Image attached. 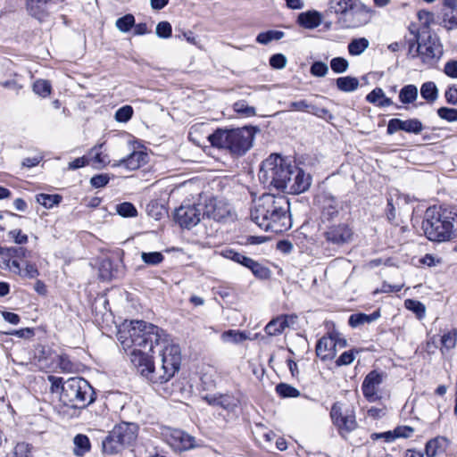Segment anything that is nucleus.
I'll return each mask as SVG.
<instances>
[{
	"mask_svg": "<svg viewBox=\"0 0 457 457\" xmlns=\"http://www.w3.org/2000/svg\"><path fill=\"white\" fill-rule=\"evenodd\" d=\"M118 340L142 376L154 384L168 382L179 371L180 349L155 325L131 320L118 332Z\"/></svg>",
	"mask_w": 457,
	"mask_h": 457,
	"instance_id": "1",
	"label": "nucleus"
},
{
	"mask_svg": "<svg viewBox=\"0 0 457 457\" xmlns=\"http://www.w3.org/2000/svg\"><path fill=\"white\" fill-rule=\"evenodd\" d=\"M51 383L50 392L58 393L62 403L58 409V414L63 419L78 418L80 411L87 408L95 401V392L90 384L79 377L62 378L48 376Z\"/></svg>",
	"mask_w": 457,
	"mask_h": 457,
	"instance_id": "2",
	"label": "nucleus"
},
{
	"mask_svg": "<svg viewBox=\"0 0 457 457\" xmlns=\"http://www.w3.org/2000/svg\"><path fill=\"white\" fill-rule=\"evenodd\" d=\"M251 219L265 231L282 233L292 227L289 202L281 195L263 194L254 200Z\"/></svg>",
	"mask_w": 457,
	"mask_h": 457,
	"instance_id": "3",
	"label": "nucleus"
},
{
	"mask_svg": "<svg viewBox=\"0 0 457 457\" xmlns=\"http://www.w3.org/2000/svg\"><path fill=\"white\" fill-rule=\"evenodd\" d=\"M411 38L406 40L408 55L414 59L419 57L422 63L433 66L443 55L444 50L440 39L430 31H420L417 24L409 26Z\"/></svg>",
	"mask_w": 457,
	"mask_h": 457,
	"instance_id": "4",
	"label": "nucleus"
},
{
	"mask_svg": "<svg viewBox=\"0 0 457 457\" xmlns=\"http://www.w3.org/2000/svg\"><path fill=\"white\" fill-rule=\"evenodd\" d=\"M295 164L278 154H271L262 162L259 179L266 186L287 191Z\"/></svg>",
	"mask_w": 457,
	"mask_h": 457,
	"instance_id": "5",
	"label": "nucleus"
},
{
	"mask_svg": "<svg viewBox=\"0 0 457 457\" xmlns=\"http://www.w3.org/2000/svg\"><path fill=\"white\" fill-rule=\"evenodd\" d=\"M454 219L436 207H429L425 212L424 231L431 241H449L456 236Z\"/></svg>",
	"mask_w": 457,
	"mask_h": 457,
	"instance_id": "6",
	"label": "nucleus"
},
{
	"mask_svg": "<svg viewBox=\"0 0 457 457\" xmlns=\"http://www.w3.org/2000/svg\"><path fill=\"white\" fill-rule=\"evenodd\" d=\"M139 427L134 422L122 421L116 424L102 441V452L116 455L137 442Z\"/></svg>",
	"mask_w": 457,
	"mask_h": 457,
	"instance_id": "7",
	"label": "nucleus"
},
{
	"mask_svg": "<svg viewBox=\"0 0 457 457\" xmlns=\"http://www.w3.org/2000/svg\"><path fill=\"white\" fill-rule=\"evenodd\" d=\"M322 236L328 245L340 248L353 241L354 232L353 228L345 222L331 223L326 226Z\"/></svg>",
	"mask_w": 457,
	"mask_h": 457,
	"instance_id": "8",
	"label": "nucleus"
},
{
	"mask_svg": "<svg viewBox=\"0 0 457 457\" xmlns=\"http://www.w3.org/2000/svg\"><path fill=\"white\" fill-rule=\"evenodd\" d=\"M330 417L333 424L337 427L338 433L343 437H345L357 428V421L353 409L343 408V405L340 403L333 404L330 411Z\"/></svg>",
	"mask_w": 457,
	"mask_h": 457,
	"instance_id": "9",
	"label": "nucleus"
},
{
	"mask_svg": "<svg viewBox=\"0 0 457 457\" xmlns=\"http://www.w3.org/2000/svg\"><path fill=\"white\" fill-rule=\"evenodd\" d=\"M372 15V11L364 4L355 0L347 12L338 17V22L344 28H358L367 24Z\"/></svg>",
	"mask_w": 457,
	"mask_h": 457,
	"instance_id": "10",
	"label": "nucleus"
},
{
	"mask_svg": "<svg viewBox=\"0 0 457 457\" xmlns=\"http://www.w3.org/2000/svg\"><path fill=\"white\" fill-rule=\"evenodd\" d=\"M206 216L218 222H227L235 218V212L229 203L222 198L211 197L205 201L203 217Z\"/></svg>",
	"mask_w": 457,
	"mask_h": 457,
	"instance_id": "11",
	"label": "nucleus"
},
{
	"mask_svg": "<svg viewBox=\"0 0 457 457\" xmlns=\"http://www.w3.org/2000/svg\"><path fill=\"white\" fill-rule=\"evenodd\" d=\"M161 435L174 451H187L200 446L194 436L180 429L164 428Z\"/></svg>",
	"mask_w": 457,
	"mask_h": 457,
	"instance_id": "12",
	"label": "nucleus"
},
{
	"mask_svg": "<svg viewBox=\"0 0 457 457\" xmlns=\"http://www.w3.org/2000/svg\"><path fill=\"white\" fill-rule=\"evenodd\" d=\"M27 253V249L22 246L0 247V268L21 274L20 261L26 258Z\"/></svg>",
	"mask_w": 457,
	"mask_h": 457,
	"instance_id": "13",
	"label": "nucleus"
},
{
	"mask_svg": "<svg viewBox=\"0 0 457 457\" xmlns=\"http://www.w3.org/2000/svg\"><path fill=\"white\" fill-rule=\"evenodd\" d=\"M386 375L384 372L371 370L363 379L361 391L364 398L370 403H375L382 399L379 387L384 381Z\"/></svg>",
	"mask_w": 457,
	"mask_h": 457,
	"instance_id": "14",
	"label": "nucleus"
},
{
	"mask_svg": "<svg viewBox=\"0 0 457 457\" xmlns=\"http://www.w3.org/2000/svg\"><path fill=\"white\" fill-rule=\"evenodd\" d=\"M322 223L330 222L343 210L341 203L330 193L323 192L317 196Z\"/></svg>",
	"mask_w": 457,
	"mask_h": 457,
	"instance_id": "15",
	"label": "nucleus"
},
{
	"mask_svg": "<svg viewBox=\"0 0 457 457\" xmlns=\"http://www.w3.org/2000/svg\"><path fill=\"white\" fill-rule=\"evenodd\" d=\"M253 136L251 128L233 129L229 152L236 155L245 154L253 145Z\"/></svg>",
	"mask_w": 457,
	"mask_h": 457,
	"instance_id": "16",
	"label": "nucleus"
},
{
	"mask_svg": "<svg viewBox=\"0 0 457 457\" xmlns=\"http://www.w3.org/2000/svg\"><path fill=\"white\" fill-rule=\"evenodd\" d=\"M202 212L200 205H181L176 210L174 219L181 228L190 229L200 222Z\"/></svg>",
	"mask_w": 457,
	"mask_h": 457,
	"instance_id": "17",
	"label": "nucleus"
},
{
	"mask_svg": "<svg viewBox=\"0 0 457 457\" xmlns=\"http://www.w3.org/2000/svg\"><path fill=\"white\" fill-rule=\"evenodd\" d=\"M399 130L418 135L423 130V124L416 118L408 120L391 119L387 123L386 133L393 135Z\"/></svg>",
	"mask_w": 457,
	"mask_h": 457,
	"instance_id": "18",
	"label": "nucleus"
},
{
	"mask_svg": "<svg viewBox=\"0 0 457 457\" xmlns=\"http://www.w3.org/2000/svg\"><path fill=\"white\" fill-rule=\"evenodd\" d=\"M310 185V175L306 174L302 169L295 165L292 177L289 179L286 192L288 194H300L306 191Z\"/></svg>",
	"mask_w": 457,
	"mask_h": 457,
	"instance_id": "19",
	"label": "nucleus"
},
{
	"mask_svg": "<svg viewBox=\"0 0 457 457\" xmlns=\"http://www.w3.org/2000/svg\"><path fill=\"white\" fill-rule=\"evenodd\" d=\"M208 404L215 407H220L228 412L235 411L239 406L240 400L233 394L210 395L204 398Z\"/></svg>",
	"mask_w": 457,
	"mask_h": 457,
	"instance_id": "20",
	"label": "nucleus"
},
{
	"mask_svg": "<svg viewBox=\"0 0 457 457\" xmlns=\"http://www.w3.org/2000/svg\"><path fill=\"white\" fill-rule=\"evenodd\" d=\"M337 333L332 332L322 337L317 343L316 354L321 360H331L336 355Z\"/></svg>",
	"mask_w": 457,
	"mask_h": 457,
	"instance_id": "21",
	"label": "nucleus"
},
{
	"mask_svg": "<svg viewBox=\"0 0 457 457\" xmlns=\"http://www.w3.org/2000/svg\"><path fill=\"white\" fill-rule=\"evenodd\" d=\"M296 319L295 315H279L265 326L264 331L270 337L281 335L287 328L295 323Z\"/></svg>",
	"mask_w": 457,
	"mask_h": 457,
	"instance_id": "22",
	"label": "nucleus"
},
{
	"mask_svg": "<svg viewBox=\"0 0 457 457\" xmlns=\"http://www.w3.org/2000/svg\"><path fill=\"white\" fill-rule=\"evenodd\" d=\"M148 155L143 151H134L126 158H122L113 164L114 167H124L129 170L139 169L147 162Z\"/></svg>",
	"mask_w": 457,
	"mask_h": 457,
	"instance_id": "23",
	"label": "nucleus"
},
{
	"mask_svg": "<svg viewBox=\"0 0 457 457\" xmlns=\"http://www.w3.org/2000/svg\"><path fill=\"white\" fill-rule=\"evenodd\" d=\"M232 137L233 129H218L208 136V140L212 146L229 151Z\"/></svg>",
	"mask_w": 457,
	"mask_h": 457,
	"instance_id": "24",
	"label": "nucleus"
},
{
	"mask_svg": "<svg viewBox=\"0 0 457 457\" xmlns=\"http://www.w3.org/2000/svg\"><path fill=\"white\" fill-rule=\"evenodd\" d=\"M321 14L317 11H308L298 15L297 21L304 29H313L321 24Z\"/></svg>",
	"mask_w": 457,
	"mask_h": 457,
	"instance_id": "25",
	"label": "nucleus"
},
{
	"mask_svg": "<svg viewBox=\"0 0 457 457\" xmlns=\"http://www.w3.org/2000/svg\"><path fill=\"white\" fill-rule=\"evenodd\" d=\"M104 144H99L91 148L88 154L89 163H92L96 168H103L110 162L107 154L101 151Z\"/></svg>",
	"mask_w": 457,
	"mask_h": 457,
	"instance_id": "26",
	"label": "nucleus"
},
{
	"mask_svg": "<svg viewBox=\"0 0 457 457\" xmlns=\"http://www.w3.org/2000/svg\"><path fill=\"white\" fill-rule=\"evenodd\" d=\"M366 100L380 108L388 107L393 104L392 99L386 96L383 89L380 87H375L366 96Z\"/></svg>",
	"mask_w": 457,
	"mask_h": 457,
	"instance_id": "27",
	"label": "nucleus"
},
{
	"mask_svg": "<svg viewBox=\"0 0 457 457\" xmlns=\"http://www.w3.org/2000/svg\"><path fill=\"white\" fill-rule=\"evenodd\" d=\"M73 453L76 456L82 457L91 449L89 438L83 434H78L73 438Z\"/></svg>",
	"mask_w": 457,
	"mask_h": 457,
	"instance_id": "28",
	"label": "nucleus"
},
{
	"mask_svg": "<svg viewBox=\"0 0 457 457\" xmlns=\"http://www.w3.org/2000/svg\"><path fill=\"white\" fill-rule=\"evenodd\" d=\"M379 317H380V313L378 311L374 312L371 314L355 313V314H352L349 317L348 323L351 327L356 328V327H359L365 323H370L372 321H375Z\"/></svg>",
	"mask_w": 457,
	"mask_h": 457,
	"instance_id": "29",
	"label": "nucleus"
},
{
	"mask_svg": "<svg viewBox=\"0 0 457 457\" xmlns=\"http://www.w3.org/2000/svg\"><path fill=\"white\" fill-rule=\"evenodd\" d=\"M445 439L436 437L429 440L425 446L427 457H435L445 451Z\"/></svg>",
	"mask_w": 457,
	"mask_h": 457,
	"instance_id": "30",
	"label": "nucleus"
},
{
	"mask_svg": "<svg viewBox=\"0 0 457 457\" xmlns=\"http://www.w3.org/2000/svg\"><path fill=\"white\" fill-rule=\"evenodd\" d=\"M253 434L260 444L271 443L275 437V433L272 430L268 429L266 427L260 423L255 425L253 430Z\"/></svg>",
	"mask_w": 457,
	"mask_h": 457,
	"instance_id": "31",
	"label": "nucleus"
},
{
	"mask_svg": "<svg viewBox=\"0 0 457 457\" xmlns=\"http://www.w3.org/2000/svg\"><path fill=\"white\" fill-rule=\"evenodd\" d=\"M418 98V88L409 84L403 87L399 92V100L403 104H413Z\"/></svg>",
	"mask_w": 457,
	"mask_h": 457,
	"instance_id": "32",
	"label": "nucleus"
},
{
	"mask_svg": "<svg viewBox=\"0 0 457 457\" xmlns=\"http://www.w3.org/2000/svg\"><path fill=\"white\" fill-rule=\"evenodd\" d=\"M245 261V267L248 268L255 277L262 279L270 277V270L267 267L262 265L261 263L253 261L249 257Z\"/></svg>",
	"mask_w": 457,
	"mask_h": 457,
	"instance_id": "33",
	"label": "nucleus"
},
{
	"mask_svg": "<svg viewBox=\"0 0 457 457\" xmlns=\"http://www.w3.org/2000/svg\"><path fill=\"white\" fill-rule=\"evenodd\" d=\"M420 95L428 103H434L438 98V89L435 82L423 83L420 87Z\"/></svg>",
	"mask_w": 457,
	"mask_h": 457,
	"instance_id": "34",
	"label": "nucleus"
},
{
	"mask_svg": "<svg viewBox=\"0 0 457 457\" xmlns=\"http://www.w3.org/2000/svg\"><path fill=\"white\" fill-rule=\"evenodd\" d=\"M370 46V42L365 37L353 39L347 46L348 52L353 56L361 54Z\"/></svg>",
	"mask_w": 457,
	"mask_h": 457,
	"instance_id": "35",
	"label": "nucleus"
},
{
	"mask_svg": "<svg viewBox=\"0 0 457 457\" xmlns=\"http://www.w3.org/2000/svg\"><path fill=\"white\" fill-rule=\"evenodd\" d=\"M337 87L343 92H353L359 87V80L354 77H340L336 80Z\"/></svg>",
	"mask_w": 457,
	"mask_h": 457,
	"instance_id": "36",
	"label": "nucleus"
},
{
	"mask_svg": "<svg viewBox=\"0 0 457 457\" xmlns=\"http://www.w3.org/2000/svg\"><path fill=\"white\" fill-rule=\"evenodd\" d=\"M441 352L443 354L454 348L457 345V330L452 329L445 333L441 337Z\"/></svg>",
	"mask_w": 457,
	"mask_h": 457,
	"instance_id": "37",
	"label": "nucleus"
},
{
	"mask_svg": "<svg viewBox=\"0 0 457 457\" xmlns=\"http://www.w3.org/2000/svg\"><path fill=\"white\" fill-rule=\"evenodd\" d=\"M33 446L26 442H18L15 444L9 457H33Z\"/></svg>",
	"mask_w": 457,
	"mask_h": 457,
	"instance_id": "38",
	"label": "nucleus"
},
{
	"mask_svg": "<svg viewBox=\"0 0 457 457\" xmlns=\"http://www.w3.org/2000/svg\"><path fill=\"white\" fill-rule=\"evenodd\" d=\"M355 0H331L328 4L329 11L339 16L344 15Z\"/></svg>",
	"mask_w": 457,
	"mask_h": 457,
	"instance_id": "39",
	"label": "nucleus"
},
{
	"mask_svg": "<svg viewBox=\"0 0 457 457\" xmlns=\"http://www.w3.org/2000/svg\"><path fill=\"white\" fill-rule=\"evenodd\" d=\"M221 338L225 342L240 344L248 339V336L245 332L230 329L223 332Z\"/></svg>",
	"mask_w": 457,
	"mask_h": 457,
	"instance_id": "40",
	"label": "nucleus"
},
{
	"mask_svg": "<svg viewBox=\"0 0 457 457\" xmlns=\"http://www.w3.org/2000/svg\"><path fill=\"white\" fill-rule=\"evenodd\" d=\"M284 37V32L279 30H268L266 32L260 33L256 41L262 45H267L272 40H279Z\"/></svg>",
	"mask_w": 457,
	"mask_h": 457,
	"instance_id": "41",
	"label": "nucleus"
},
{
	"mask_svg": "<svg viewBox=\"0 0 457 457\" xmlns=\"http://www.w3.org/2000/svg\"><path fill=\"white\" fill-rule=\"evenodd\" d=\"M61 200L62 197L59 195L39 194L37 195V202L46 208H52L54 205L58 204Z\"/></svg>",
	"mask_w": 457,
	"mask_h": 457,
	"instance_id": "42",
	"label": "nucleus"
},
{
	"mask_svg": "<svg viewBox=\"0 0 457 457\" xmlns=\"http://www.w3.org/2000/svg\"><path fill=\"white\" fill-rule=\"evenodd\" d=\"M33 91L42 97H46L51 94V84L47 80L37 79L33 84Z\"/></svg>",
	"mask_w": 457,
	"mask_h": 457,
	"instance_id": "43",
	"label": "nucleus"
},
{
	"mask_svg": "<svg viewBox=\"0 0 457 457\" xmlns=\"http://www.w3.org/2000/svg\"><path fill=\"white\" fill-rule=\"evenodd\" d=\"M276 391L277 393L281 396V397H297L300 395V392L298 389H296L295 387L290 386V385H287V384H284V383H280L278 384L277 386H276Z\"/></svg>",
	"mask_w": 457,
	"mask_h": 457,
	"instance_id": "44",
	"label": "nucleus"
},
{
	"mask_svg": "<svg viewBox=\"0 0 457 457\" xmlns=\"http://www.w3.org/2000/svg\"><path fill=\"white\" fill-rule=\"evenodd\" d=\"M417 16L420 21L422 23L420 27L417 25L420 29V31H430L429 25L434 20L433 13L425 10H420L418 12Z\"/></svg>",
	"mask_w": 457,
	"mask_h": 457,
	"instance_id": "45",
	"label": "nucleus"
},
{
	"mask_svg": "<svg viewBox=\"0 0 457 457\" xmlns=\"http://www.w3.org/2000/svg\"><path fill=\"white\" fill-rule=\"evenodd\" d=\"M135 25V18L132 14H126L116 21V27L121 32H128Z\"/></svg>",
	"mask_w": 457,
	"mask_h": 457,
	"instance_id": "46",
	"label": "nucleus"
},
{
	"mask_svg": "<svg viewBox=\"0 0 457 457\" xmlns=\"http://www.w3.org/2000/svg\"><path fill=\"white\" fill-rule=\"evenodd\" d=\"M330 68L335 73H344L349 68V62L344 57H335L330 61Z\"/></svg>",
	"mask_w": 457,
	"mask_h": 457,
	"instance_id": "47",
	"label": "nucleus"
},
{
	"mask_svg": "<svg viewBox=\"0 0 457 457\" xmlns=\"http://www.w3.org/2000/svg\"><path fill=\"white\" fill-rule=\"evenodd\" d=\"M141 258H142V261L145 264H148V265H158L164 259L162 253L160 252H150V253L143 252L141 253Z\"/></svg>",
	"mask_w": 457,
	"mask_h": 457,
	"instance_id": "48",
	"label": "nucleus"
},
{
	"mask_svg": "<svg viewBox=\"0 0 457 457\" xmlns=\"http://www.w3.org/2000/svg\"><path fill=\"white\" fill-rule=\"evenodd\" d=\"M116 211L122 217H136L137 215L136 207L129 202L118 204Z\"/></svg>",
	"mask_w": 457,
	"mask_h": 457,
	"instance_id": "49",
	"label": "nucleus"
},
{
	"mask_svg": "<svg viewBox=\"0 0 457 457\" xmlns=\"http://www.w3.org/2000/svg\"><path fill=\"white\" fill-rule=\"evenodd\" d=\"M220 254L226 258L234 261L235 262L240 263L245 266V261L248 257L237 253L232 249H224L221 251Z\"/></svg>",
	"mask_w": 457,
	"mask_h": 457,
	"instance_id": "50",
	"label": "nucleus"
},
{
	"mask_svg": "<svg viewBox=\"0 0 457 457\" xmlns=\"http://www.w3.org/2000/svg\"><path fill=\"white\" fill-rule=\"evenodd\" d=\"M437 115L449 122L457 121V109L448 108V107H440L437 109Z\"/></svg>",
	"mask_w": 457,
	"mask_h": 457,
	"instance_id": "51",
	"label": "nucleus"
},
{
	"mask_svg": "<svg viewBox=\"0 0 457 457\" xmlns=\"http://www.w3.org/2000/svg\"><path fill=\"white\" fill-rule=\"evenodd\" d=\"M310 72L312 76L322 78L328 74V67L323 62H314L310 68Z\"/></svg>",
	"mask_w": 457,
	"mask_h": 457,
	"instance_id": "52",
	"label": "nucleus"
},
{
	"mask_svg": "<svg viewBox=\"0 0 457 457\" xmlns=\"http://www.w3.org/2000/svg\"><path fill=\"white\" fill-rule=\"evenodd\" d=\"M100 276L104 279H110L114 277L112 263L110 259H104L100 265Z\"/></svg>",
	"mask_w": 457,
	"mask_h": 457,
	"instance_id": "53",
	"label": "nucleus"
},
{
	"mask_svg": "<svg viewBox=\"0 0 457 457\" xmlns=\"http://www.w3.org/2000/svg\"><path fill=\"white\" fill-rule=\"evenodd\" d=\"M405 307L415 312L419 318L425 315V306L419 301L408 299L405 301Z\"/></svg>",
	"mask_w": 457,
	"mask_h": 457,
	"instance_id": "54",
	"label": "nucleus"
},
{
	"mask_svg": "<svg viewBox=\"0 0 457 457\" xmlns=\"http://www.w3.org/2000/svg\"><path fill=\"white\" fill-rule=\"evenodd\" d=\"M234 111L247 117L255 115L254 107L249 106L245 101H238L234 104Z\"/></svg>",
	"mask_w": 457,
	"mask_h": 457,
	"instance_id": "55",
	"label": "nucleus"
},
{
	"mask_svg": "<svg viewBox=\"0 0 457 457\" xmlns=\"http://www.w3.org/2000/svg\"><path fill=\"white\" fill-rule=\"evenodd\" d=\"M132 107L129 105H125L116 111L115 119L120 122H126L132 117Z\"/></svg>",
	"mask_w": 457,
	"mask_h": 457,
	"instance_id": "56",
	"label": "nucleus"
},
{
	"mask_svg": "<svg viewBox=\"0 0 457 457\" xmlns=\"http://www.w3.org/2000/svg\"><path fill=\"white\" fill-rule=\"evenodd\" d=\"M171 25L168 21H161L157 24L155 33L159 37L169 38L171 36Z\"/></svg>",
	"mask_w": 457,
	"mask_h": 457,
	"instance_id": "57",
	"label": "nucleus"
},
{
	"mask_svg": "<svg viewBox=\"0 0 457 457\" xmlns=\"http://www.w3.org/2000/svg\"><path fill=\"white\" fill-rule=\"evenodd\" d=\"M287 62V57L282 54H276L270 56V65L273 69L280 70L286 67Z\"/></svg>",
	"mask_w": 457,
	"mask_h": 457,
	"instance_id": "58",
	"label": "nucleus"
},
{
	"mask_svg": "<svg viewBox=\"0 0 457 457\" xmlns=\"http://www.w3.org/2000/svg\"><path fill=\"white\" fill-rule=\"evenodd\" d=\"M7 235L17 245L26 244L29 240L28 236L23 234L21 229L10 230Z\"/></svg>",
	"mask_w": 457,
	"mask_h": 457,
	"instance_id": "59",
	"label": "nucleus"
},
{
	"mask_svg": "<svg viewBox=\"0 0 457 457\" xmlns=\"http://www.w3.org/2000/svg\"><path fill=\"white\" fill-rule=\"evenodd\" d=\"M311 104L306 100L294 101L288 104V111L309 112Z\"/></svg>",
	"mask_w": 457,
	"mask_h": 457,
	"instance_id": "60",
	"label": "nucleus"
},
{
	"mask_svg": "<svg viewBox=\"0 0 457 457\" xmlns=\"http://www.w3.org/2000/svg\"><path fill=\"white\" fill-rule=\"evenodd\" d=\"M110 178L107 174H98L95 175L90 179V184L93 187L100 188L107 185Z\"/></svg>",
	"mask_w": 457,
	"mask_h": 457,
	"instance_id": "61",
	"label": "nucleus"
},
{
	"mask_svg": "<svg viewBox=\"0 0 457 457\" xmlns=\"http://www.w3.org/2000/svg\"><path fill=\"white\" fill-rule=\"evenodd\" d=\"M443 26L447 30H452L457 28V16L453 14H449L447 12L444 13L443 16Z\"/></svg>",
	"mask_w": 457,
	"mask_h": 457,
	"instance_id": "62",
	"label": "nucleus"
},
{
	"mask_svg": "<svg viewBox=\"0 0 457 457\" xmlns=\"http://www.w3.org/2000/svg\"><path fill=\"white\" fill-rule=\"evenodd\" d=\"M444 72L450 78L457 79V61L447 62Z\"/></svg>",
	"mask_w": 457,
	"mask_h": 457,
	"instance_id": "63",
	"label": "nucleus"
},
{
	"mask_svg": "<svg viewBox=\"0 0 457 457\" xmlns=\"http://www.w3.org/2000/svg\"><path fill=\"white\" fill-rule=\"evenodd\" d=\"M446 102L450 104L456 105L457 104V87L452 86L449 87L445 94Z\"/></svg>",
	"mask_w": 457,
	"mask_h": 457,
	"instance_id": "64",
	"label": "nucleus"
}]
</instances>
